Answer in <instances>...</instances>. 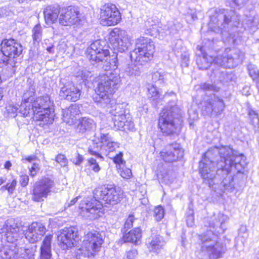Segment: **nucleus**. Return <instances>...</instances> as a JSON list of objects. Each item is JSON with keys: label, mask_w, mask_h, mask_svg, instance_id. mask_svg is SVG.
<instances>
[{"label": "nucleus", "mask_w": 259, "mask_h": 259, "mask_svg": "<svg viewBox=\"0 0 259 259\" xmlns=\"http://www.w3.org/2000/svg\"><path fill=\"white\" fill-rule=\"evenodd\" d=\"M240 17L232 10L222 9L210 17L209 28L213 31L222 33L239 24Z\"/></svg>", "instance_id": "obj_6"}, {"label": "nucleus", "mask_w": 259, "mask_h": 259, "mask_svg": "<svg viewBox=\"0 0 259 259\" xmlns=\"http://www.w3.org/2000/svg\"><path fill=\"white\" fill-rule=\"evenodd\" d=\"M39 168L37 164L33 163V165L29 168L30 175L33 177L36 176L37 172L39 171Z\"/></svg>", "instance_id": "obj_55"}, {"label": "nucleus", "mask_w": 259, "mask_h": 259, "mask_svg": "<svg viewBox=\"0 0 259 259\" xmlns=\"http://www.w3.org/2000/svg\"><path fill=\"white\" fill-rule=\"evenodd\" d=\"M35 95V89L33 85L29 87L28 90H26L24 93L22 97V101L26 103H29L32 105L33 101L34 100V96Z\"/></svg>", "instance_id": "obj_38"}, {"label": "nucleus", "mask_w": 259, "mask_h": 259, "mask_svg": "<svg viewBox=\"0 0 259 259\" xmlns=\"http://www.w3.org/2000/svg\"><path fill=\"white\" fill-rule=\"evenodd\" d=\"M138 251L137 249H133L126 252L124 257L127 259H134L138 255Z\"/></svg>", "instance_id": "obj_49"}, {"label": "nucleus", "mask_w": 259, "mask_h": 259, "mask_svg": "<svg viewBox=\"0 0 259 259\" xmlns=\"http://www.w3.org/2000/svg\"><path fill=\"white\" fill-rule=\"evenodd\" d=\"M53 104L48 96L40 97L34 100L31 106L34 110L36 119L47 124L52 123L54 120V111L51 108Z\"/></svg>", "instance_id": "obj_7"}, {"label": "nucleus", "mask_w": 259, "mask_h": 259, "mask_svg": "<svg viewBox=\"0 0 259 259\" xmlns=\"http://www.w3.org/2000/svg\"><path fill=\"white\" fill-rule=\"evenodd\" d=\"M189 55L188 53H185L182 55V67H187L189 65Z\"/></svg>", "instance_id": "obj_52"}, {"label": "nucleus", "mask_w": 259, "mask_h": 259, "mask_svg": "<svg viewBox=\"0 0 259 259\" xmlns=\"http://www.w3.org/2000/svg\"><path fill=\"white\" fill-rule=\"evenodd\" d=\"M1 52L8 58L9 61H13L15 64L20 60L19 58L22 54L23 47L17 40L10 38L5 39L1 44Z\"/></svg>", "instance_id": "obj_11"}, {"label": "nucleus", "mask_w": 259, "mask_h": 259, "mask_svg": "<svg viewBox=\"0 0 259 259\" xmlns=\"http://www.w3.org/2000/svg\"><path fill=\"white\" fill-rule=\"evenodd\" d=\"M123 193L113 185H105L94 191L95 198L103 200L106 203L115 205L122 198Z\"/></svg>", "instance_id": "obj_9"}, {"label": "nucleus", "mask_w": 259, "mask_h": 259, "mask_svg": "<svg viewBox=\"0 0 259 259\" xmlns=\"http://www.w3.org/2000/svg\"><path fill=\"white\" fill-rule=\"evenodd\" d=\"M148 93L147 97L155 103L159 102L161 100V95L159 91L154 85L148 84L147 87Z\"/></svg>", "instance_id": "obj_33"}, {"label": "nucleus", "mask_w": 259, "mask_h": 259, "mask_svg": "<svg viewBox=\"0 0 259 259\" xmlns=\"http://www.w3.org/2000/svg\"><path fill=\"white\" fill-rule=\"evenodd\" d=\"M145 33L151 36H156L159 33L158 25L152 18H149L145 22Z\"/></svg>", "instance_id": "obj_35"}, {"label": "nucleus", "mask_w": 259, "mask_h": 259, "mask_svg": "<svg viewBox=\"0 0 259 259\" xmlns=\"http://www.w3.org/2000/svg\"><path fill=\"white\" fill-rule=\"evenodd\" d=\"M32 38L34 42H39L42 38V27L39 24L35 25L32 30Z\"/></svg>", "instance_id": "obj_41"}, {"label": "nucleus", "mask_w": 259, "mask_h": 259, "mask_svg": "<svg viewBox=\"0 0 259 259\" xmlns=\"http://www.w3.org/2000/svg\"><path fill=\"white\" fill-rule=\"evenodd\" d=\"M0 259H23L14 250L5 246L0 249Z\"/></svg>", "instance_id": "obj_32"}, {"label": "nucleus", "mask_w": 259, "mask_h": 259, "mask_svg": "<svg viewBox=\"0 0 259 259\" xmlns=\"http://www.w3.org/2000/svg\"><path fill=\"white\" fill-rule=\"evenodd\" d=\"M103 242V236L99 232L93 230L88 232L84 237L83 244L94 253L99 251Z\"/></svg>", "instance_id": "obj_22"}, {"label": "nucleus", "mask_w": 259, "mask_h": 259, "mask_svg": "<svg viewBox=\"0 0 259 259\" xmlns=\"http://www.w3.org/2000/svg\"><path fill=\"white\" fill-rule=\"evenodd\" d=\"M120 77L116 73L107 72L99 76L96 92L95 101L105 107L111 101L113 93L118 88Z\"/></svg>", "instance_id": "obj_4"}, {"label": "nucleus", "mask_w": 259, "mask_h": 259, "mask_svg": "<svg viewBox=\"0 0 259 259\" xmlns=\"http://www.w3.org/2000/svg\"><path fill=\"white\" fill-rule=\"evenodd\" d=\"M184 151L178 143L167 145L160 152L162 159L167 162H172L183 157Z\"/></svg>", "instance_id": "obj_21"}, {"label": "nucleus", "mask_w": 259, "mask_h": 259, "mask_svg": "<svg viewBox=\"0 0 259 259\" xmlns=\"http://www.w3.org/2000/svg\"><path fill=\"white\" fill-rule=\"evenodd\" d=\"M17 185V181L16 179H14L11 183H8L7 184L8 192L9 194H12L15 189L16 186Z\"/></svg>", "instance_id": "obj_50"}, {"label": "nucleus", "mask_w": 259, "mask_h": 259, "mask_svg": "<svg viewBox=\"0 0 259 259\" xmlns=\"http://www.w3.org/2000/svg\"><path fill=\"white\" fill-rule=\"evenodd\" d=\"M201 88L205 91H218V88L211 83H204L201 85Z\"/></svg>", "instance_id": "obj_47"}, {"label": "nucleus", "mask_w": 259, "mask_h": 259, "mask_svg": "<svg viewBox=\"0 0 259 259\" xmlns=\"http://www.w3.org/2000/svg\"><path fill=\"white\" fill-rule=\"evenodd\" d=\"M80 113L78 106L74 104L71 105L69 107L62 110V119L63 121L69 125L75 122L76 115Z\"/></svg>", "instance_id": "obj_26"}, {"label": "nucleus", "mask_w": 259, "mask_h": 259, "mask_svg": "<svg viewBox=\"0 0 259 259\" xmlns=\"http://www.w3.org/2000/svg\"><path fill=\"white\" fill-rule=\"evenodd\" d=\"M248 71L250 77L257 83V87H258L259 84V70L256 66L252 64H249L248 66Z\"/></svg>", "instance_id": "obj_40"}, {"label": "nucleus", "mask_w": 259, "mask_h": 259, "mask_svg": "<svg viewBox=\"0 0 259 259\" xmlns=\"http://www.w3.org/2000/svg\"><path fill=\"white\" fill-rule=\"evenodd\" d=\"M164 75L165 74L163 72L157 71L152 74V79L155 82L161 84L164 82Z\"/></svg>", "instance_id": "obj_43"}, {"label": "nucleus", "mask_w": 259, "mask_h": 259, "mask_svg": "<svg viewBox=\"0 0 259 259\" xmlns=\"http://www.w3.org/2000/svg\"><path fill=\"white\" fill-rule=\"evenodd\" d=\"M181 110L174 103H170L160 114L158 126L161 132L166 135L178 134L181 124Z\"/></svg>", "instance_id": "obj_5"}, {"label": "nucleus", "mask_w": 259, "mask_h": 259, "mask_svg": "<svg viewBox=\"0 0 259 259\" xmlns=\"http://www.w3.org/2000/svg\"><path fill=\"white\" fill-rule=\"evenodd\" d=\"M206 107L208 112L218 116L224 110L225 104L222 99L214 95L209 100Z\"/></svg>", "instance_id": "obj_24"}, {"label": "nucleus", "mask_w": 259, "mask_h": 259, "mask_svg": "<svg viewBox=\"0 0 259 259\" xmlns=\"http://www.w3.org/2000/svg\"><path fill=\"white\" fill-rule=\"evenodd\" d=\"M36 158V157L35 155H31L28 156V157H26V158H23L22 160V161L27 160L29 162H31L32 161L35 160Z\"/></svg>", "instance_id": "obj_63"}, {"label": "nucleus", "mask_w": 259, "mask_h": 259, "mask_svg": "<svg viewBox=\"0 0 259 259\" xmlns=\"http://www.w3.org/2000/svg\"><path fill=\"white\" fill-rule=\"evenodd\" d=\"M168 29L169 31V33H174L176 31L175 25L172 23L168 24Z\"/></svg>", "instance_id": "obj_62"}, {"label": "nucleus", "mask_w": 259, "mask_h": 259, "mask_svg": "<svg viewBox=\"0 0 259 259\" xmlns=\"http://www.w3.org/2000/svg\"><path fill=\"white\" fill-rule=\"evenodd\" d=\"M1 233L6 240L14 243L20 238V228L13 219L7 220L1 229Z\"/></svg>", "instance_id": "obj_20"}, {"label": "nucleus", "mask_w": 259, "mask_h": 259, "mask_svg": "<svg viewBox=\"0 0 259 259\" xmlns=\"http://www.w3.org/2000/svg\"><path fill=\"white\" fill-rule=\"evenodd\" d=\"M25 252L27 255L25 257H22L23 259H35L34 254L32 249H25Z\"/></svg>", "instance_id": "obj_58"}, {"label": "nucleus", "mask_w": 259, "mask_h": 259, "mask_svg": "<svg viewBox=\"0 0 259 259\" xmlns=\"http://www.w3.org/2000/svg\"><path fill=\"white\" fill-rule=\"evenodd\" d=\"M144 62L140 61L135 63L131 62L127 65L124 69L126 74L129 76H139L142 69V64Z\"/></svg>", "instance_id": "obj_30"}, {"label": "nucleus", "mask_w": 259, "mask_h": 259, "mask_svg": "<svg viewBox=\"0 0 259 259\" xmlns=\"http://www.w3.org/2000/svg\"><path fill=\"white\" fill-rule=\"evenodd\" d=\"M120 175L124 179H129L132 176V173L130 169L125 167L120 171Z\"/></svg>", "instance_id": "obj_51"}, {"label": "nucleus", "mask_w": 259, "mask_h": 259, "mask_svg": "<svg viewBox=\"0 0 259 259\" xmlns=\"http://www.w3.org/2000/svg\"><path fill=\"white\" fill-rule=\"evenodd\" d=\"M58 239L59 244L63 250L76 245L80 240L76 229L72 227L63 229L58 235Z\"/></svg>", "instance_id": "obj_17"}, {"label": "nucleus", "mask_w": 259, "mask_h": 259, "mask_svg": "<svg viewBox=\"0 0 259 259\" xmlns=\"http://www.w3.org/2000/svg\"><path fill=\"white\" fill-rule=\"evenodd\" d=\"M55 160L61 166H65L67 165L68 160L66 156L63 154H58L56 156Z\"/></svg>", "instance_id": "obj_46"}, {"label": "nucleus", "mask_w": 259, "mask_h": 259, "mask_svg": "<svg viewBox=\"0 0 259 259\" xmlns=\"http://www.w3.org/2000/svg\"><path fill=\"white\" fill-rule=\"evenodd\" d=\"M87 56L88 58L92 62L95 63H103L107 61L110 56L109 51L105 49L99 40H96L87 49Z\"/></svg>", "instance_id": "obj_16"}, {"label": "nucleus", "mask_w": 259, "mask_h": 259, "mask_svg": "<svg viewBox=\"0 0 259 259\" xmlns=\"http://www.w3.org/2000/svg\"><path fill=\"white\" fill-rule=\"evenodd\" d=\"M115 127L118 130L130 131L134 128V122L129 114H125V109L118 105L111 112Z\"/></svg>", "instance_id": "obj_14"}, {"label": "nucleus", "mask_w": 259, "mask_h": 259, "mask_svg": "<svg viewBox=\"0 0 259 259\" xmlns=\"http://www.w3.org/2000/svg\"><path fill=\"white\" fill-rule=\"evenodd\" d=\"M226 217L219 214L217 218L212 220L209 227L214 230H210L205 234L199 235L201 240L200 252L207 254L209 259H219L222 257L227 250L224 243L218 240L217 234H222L226 230L224 223Z\"/></svg>", "instance_id": "obj_2"}, {"label": "nucleus", "mask_w": 259, "mask_h": 259, "mask_svg": "<svg viewBox=\"0 0 259 259\" xmlns=\"http://www.w3.org/2000/svg\"><path fill=\"white\" fill-rule=\"evenodd\" d=\"M19 112L24 117H27L30 115H34L35 117V114L34 113V110L33 109V107L31 106V104L29 103H26L23 102L19 106L18 108Z\"/></svg>", "instance_id": "obj_37"}, {"label": "nucleus", "mask_w": 259, "mask_h": 259, "mask_svg": "<svg viewBox=\"0 0 259 259\" xmlns=\"http://www.w3.org/2000/svg\"><path fill=\"white\" fill-rule=\"evenodd\" d=\"M245 160V156L237 155L230 146L211 148L199 163L200 172L209 187L220 184L224 189L232 190L234 185L232 170L243 172Z\"/></svg>", "instance_id": "obj_1"}, {"label": "nucleus", "mask_w": 259, "mask_h": 259, "mask_svg": "<svg viewBox=\"0 0 259 259\" xmlns=\"http://www.w3.org/2000/svg\"><path fill=\"white\" fill-rule=\"evenodd\" d=\"M29 181L28 176L27 175H21L20 176V183L22 187H25L27 185Z\"/></svg>", "instance_id": "obj_57"}, {"label": "nucleus", "mask_w": 259, "mask_h": 259, "mask_svg": "<svg viewBox=\"0 0 259 259\" xmlns=\"http://www.w3.org/2000/svg\"><path fill=\"white\" fill-rule=\"evenodd\" d=\"M60 96L65 99L72 102L77 101L81 95V90L72 81L65 79L60 80Z\"/></svg>", "instance_id": "obj_18"}, {"label": "nucleus", "mask_w": 259, "mask_h": 259, "mask_svg": "<svg viewBox=\"0 0 259 259\" xmlns=\"http://www.w3.org/2000/svg\"><path fill=\"white\" fill-rule=\"evenodd\" d=\"M80 20V14L78 9L69 6L62 9L59 17V24L62 26H71Z\"/></svg>", "instance_id": "obj_19"}, {"label": "nucleus", "mask_w": 259, "mask_h": 259, "mask_svg": "<svg viewBox=\"0 0 259 259\" xmlns=\"http://www.w3.org/2000/svg\"><path fill=\"white\" fill-rule=\"evenodd\" d=\"M96 199H86L81 202L80 204V214L82 217L94 220L100 216L103 206Z\"/></svg>", "instance_id": "obj_13"}, {"label": "nucleus", "mask_w": 259, "mask_h": 259, "mask_svg": "<svg viewBox=\"0 0 259 259\" xmlns=\"http://www.w3.org/2000/svg\"><path fill=\"white\" fill-rule=\"evenodd\" d=\"M164 243L162 237L156 235L152 237L151 241L149 242L148 247L150 251L155 252L162 248Z\"/></svg>", "instance_id": "obj_31"}, {"label": "nucleus", "mask_w": 259, "mask_h": 259, "mask_svg": "<svg viewBox=\"0 0 259 259\" xmlns=\"http://www.w3.org/2000/svg\"><path fill=\"white\" fill-rule=\"evenodd\" d=\"M154 51V44L151 39L140 37L136 40V48L131 52V58L136 62H147L153 57Z\"/></svg>", "instance_id": "obj_8"}, {"label": "nucleus", "mask_w": 259, "mask_h": 259, "mask_svg": "<svg viewBox=\"0 0 259 259\" xmlns=\"http://www.w3.org/2000/svg\"><path fill=\"white\" fill-rule=\"evenodd\" d=\"M99 147L98 146H97L96 148L94 147L93 149L92 147H89L88 151L91 154L95 155L98 158H102V156L99 153Z\"/></svg>", "instance_id": "obj_54"}, {"label": "nucleus", "mask_w": 259, "mask_h": 259, "mask_svg": "<svg viewBox=\"0 0 259 259\" xmlns=\"http://www.w3.org/2000/svg\"><path fill=\"white\" fill-rule=\"evenodd\" d=\"M117 66L118 59L117 56H113L112 58L110 57L108 60H107V61L104 62L102 68L105 70H115L117 68Z\"/></svg>", "instance_id": "obj_39"}, {"label": "nucleus", "mask_w": 259, "mask_h": 259, "mask_svg": "<svg viewBox=\"0 0 259 259\" xmlns=\"http://www.w3.org/2000/svg\"><path fill=\"white\" fill-rule=\"evenodd\" d=\"M199 50L201 55H198L196 63L198 68L202 70L207 69L212 62L225 68H234L242 62L244 57V54L236 49H226L221 55L214 58L203 54L201 48Z\"/></svg>", "instance_id": "obj_3"}, {"label": "nucleus", "mask_w": 259, "mask_h": 259, "mask_svg": "<svg viewBox=\"0 0 259 259\" xmlns=\"http://www.w3.org/2000/svg\"><path fill=\"white\" fill-rule=\"evenodd\" d=\"M99 139L102 144L100 146V148L105 149L109 152L113 151L118 147L117 143L112 141L110 136L108 134H101Z\"/></svg>", "instance_id": "obj_28"}, {"label": "nucleus", "mask_w": 259, "mask_h": 259, "mask_svg": "<svg viewBox=\"0 0 259 259\" xmlns=\"http://www.w3.org/2000/svg\"><path fill=\"white\" fill-rule=\"evenodd\" d=\"M142 232L139 228H135L127 233H125L123 236V239L125 242H131L135 244H138L141 242Z\"/></svg>", "instance_id": "obj_29"}, {"label": "nucleus", "mask_w": 259, "mask_h": 259, "mask_svg": "<svg viewBox=\"0 0 259 259\" xmlns=\"http://www.w3.org/2000/svg\"><path fill=\"white\" fill-rule=\"evenodd\" d=\"M121 19V14L115 5L107 4L100 9V23L104 26H112L118 24Z\"/></svg>", "instance_id": "obj_12"}, {"label": "nucleus", "mask_w": 259, "mask_h": 259, "mask_svg": "<svg viewBox=\"0 0 259 259\" xmlns=\"http://www.w3.org/2000/svg\"><path fill=\"white\" fill-rule=\"evenodd\" d=\"M230 2H232L235 6L241 7L243 6L248 1V0H228Z\"/></svg>", "instance_id": "obj_59"}, {"label": "nucleus", "mask_w": 259, "mask_h": 259, "mask_svg": "<svg viewBox=\"0 0 259 259\" xmlns=\"http://www.w3.org/2000/svg\"><path fill=\"white\" fill-rule=\"evenodd\" d=\"M95 254V253L91 249L87 248L84 244L81 248L77 249L75 253L76 259H89Z\"/></svg>", "instance_id": "obj_34"}, {"label": "nucleus", "mask_w": 259, "mask_h": 259, "mask_svg": "<svg viewBox=\"0 0 259 259\" xmlns=\"http://www.w3.org/2000/svg\"><path fill=\"white\" fill-rule=\"evenodd\" d=\"M248 115L250 118V123L254 127L259 125V118L258 114L253 110H250Z\"/></svg>", "instance_id": "obj_44"}, {"label": "nucleus", "mask_w": 259, "mask_h": 259, "mask_svg": "<svg viewBox=\"0 0 259 259\" xmlns=\"http://www.w3.org/2000/svg\"><path fill=\"white\" fill-rule=\"evenodd\" d=\"M153 215L157 221H161L164 217V211L163 208L161 206H157L153 211Z\"/></svg>", "instance_id": "obj_42"}, {"label": "nucleus", "mask_w": 259, "mask_h": 259, "mask_svg": "<svg viewBox=\"0 0 259 259\" xmlns=\"http://www.w3.org/2000/svg\"><path fill=\"white\" fill-rule=\"evenodd\" d=\"M122 157L123 153L122 152H119L113 158V161L117 164H122L123 162L125 163V161L122 159Z\"/></svg>", "instance_id": "obj_56"}, {"label": "nucleus", "mask_w": 259, "mask_h": 259, "mask_svg": "<svg viewBox=\"0 0 259 259\" xmlns=\"http://www.w3.org/2000/svg\"><path fill=\"white\" fill-rule=\"evenodd\" d=\"M53 236L45 237L40 248V259H50L52 257L51 242Z\"/></svg>", "instance_id": "obj_27"}, {"label": "nucleus", "mask_w": 259, "mask_h": 259, "mask_svg": "<svg viewBox=\"0 0 259 259\" xmlns=\"http://www.w3.org/2000/svg\"><path fill=\"white\" fill-rule=\"evenodd\" d=\"M46 231V227L42 223L33 222L26 231L25 238L31 243L36 242L41 239Z\"/></svg>", "instance_id": "obj_23"}, {"label": "nucleus", "mask_w": 259, "mask_h": 259, "mask_svg": "<svg viewBox=\"0 0 259 259\" xmlns=\"http://www.w3.org/2000/svg\"><path fill=\"white\" fill-rule=\"evenodd\" d=\"M83 160V156L78 153H75L74 157L71 159V161L76 165H79Z\"/></svg>", "instance_id": "obj_48"}, {"label": "nucleus", "mask_w": 259, "mask_h": 259, "mask_svg": "<svg viewBox=\"0 0 259 259\" xmlns=\"http://www.w3.org/2000/svg\"><path fill=\"white\" fill-rule=\"evenodd\" d=\"M9 114H11V116H15V114L18 110V108L16 107L12 106L11 105L8 106L6 108Z\"/></svg>", "instance_id": "obj_60"}, {"label": "nucleus", "mask_w": 259, "mask_h": 259, "mask_svg": "<svg viewBox=\"0 0 259 259\" xmlns=\"http://www.w3.org/2000/svg\"><path fill=\"white\" fill-rule=\"evenodd\" d=\"M54 182L49 178L44 177L35 182L33 189L32 199L36 202L44 200L51 192Z\"/></svg>", "instance_id": "obj_15"}, {"label": "nucleus", "mask_w": 259, "mask_h": 259, "mask_svg": "<svg viewBox=\"0 0 259 259\" xmlns=\"http://www.w3.org/2000/svg\"><path fill=\"white\" fill-rule=\"evenodd\" d=\"M12 166V164L10 161H7L5 164V168L8 169H9L11 166Z\"/></svg>", "instance_id": "obj_64"}, {"label": "nucleus", "mask_w": 259, "mask_h": 259, "mask_svg": "<svg viewBox=\"0 0 259 259\" xmlns=\"http://www.w3.org/2000/svg\"><path fill=\"white\" fill-rule=\"evenodd\" d=\"M61 13L60 8L58 6L50 5L45 8L44 15L46 23L52 24L59 20V15Z\"/></svg>", "instance_id": "obj_25"}, {"label": "nucleus", "mask_w": 259, "mask_h": 259, "mask_svg": "<svg viewBox=\"0 0 259 259\" xmlns=\"http://www.w3.org/2000/svg\"><path fill=\"white\" fill-rule=\"evenodd\" d=\"M88 161L89 165L92 166V169L94 172H98L100 170L101 168L96 159L91 158L88 159Z\"/></svg>", "instance_id": "obj_45"}, {"label": "nucleus", "mask_w": 259, "mask_h": 259, "mask_svg": "<svg viewBox=\"0 0 259 259\" xmlns=\"http://www.w3.org/2000/svg\"><path fill=\"white\" fill-rule=\"evenodd\" d=\"M110 44L114 50L123 52L127 50L131 44L130 37L122 29L115 28L109 33Z\"/></svg>", "instance_id": "obj_10"}, {"label": "nucleus", "mask_w": 259, "mask_h": 259, "mask_svg": "<svg viewBox=\"0 0 259 259\" xmlns=\"http://www.w3.org/2000/svg\"><path fill=\"white\" fill-rule=\"evenodd\" d=\"M135 220V218L133 215H130L126 219L124 224V228L128 229L131 228L133 226V222Z\"/></svg>", "instance_id": "obj_53"}, {"label": "nucleus", "mask_w": 259, "mask_h": 259, "mask_svg": "<svg viewBox=\"0 0 259 259\" xmlns=\"http://www.w3.org/2000/svg\"><path fill=\"white\" fill-rule=\"evenodd\" d=\"M223 76L224 77L223 81L225 82L231 81L232 78V74L228 73L227 72H222Z\"/></svg>", "instance_id": "obj_61"}, {"label": "nucleus", "mask_w": 259, "mask_h": 259, "mask_svg": "<svg viewBox=\"0 0 259 259\" xmlns=\"http://www.w3.org/2000/svg\"><path fill=\"white\" fill-rule=\"evenodd\" d=\"M95 125L93 120L91 118H82L78 125L79 132L83 133L87 131L93 129Z\"/></svg>", "instance_id": "obj_36"}]
</instances>
